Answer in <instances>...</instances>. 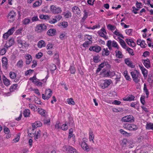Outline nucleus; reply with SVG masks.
<instances>
[{
	"mask_svg": "<svg viewBox=\"0 0 153 153\" xmlns=\"http://www.w3.org/2000/svg\"><path fill=\"white\" fill-rule=\"evenodd\" d=\"M131 74L133 80L136 83H137L139 82L141 76L139 72L135 70L134 71H131Z\"/></svg>",
	"mask_w": 153,
	"mask_h": 153,
	"instance_id": "nucleus-1",
	"label": "nucleus"
},
{
	"mask_svg": "<svg viewBox=\"0 0 153 153\" xmlns=\"http://www.w3.org/2000/svg\"><path fill=\"white\" fill-rule=\"evenodd\" d=\"M50 10L52 13L55 14L60 13L62 11L61 8L55 5L51 6Z\"/></svg>",
	"mask_w": 153,
	"mask_h": 153,
	"instance_id": "nucleus-2",
	"label": "nucleus"
},
{
	"mask_svg": "<svg viewBox=\"0 0 153 153\" xmlns=\"http://www.w3.org/2000/svg\"><path fill=\"white\" fill-rule=\"evenodd\" d=\"M123 127L130 131H135L138 128V126L134 124H125L123 126Z\"/></svg>",
	"mask_w": 153,
	"mask_h": 153,
	"instance_id": "nucleus-3",
	"label": "nucleus"
},
{
	"mask_svg": "<svg viewBox=\"0 0 153 153\" xmlns=\"http://www.w3.org/2000/svg\"><path fill=\"white\" fill-rule=\"evenodd\" d=\"M121 121L124 122L133 123L134 121V118L132 115H128L123 117Z\"/></svg>",
	"mask_w": 153,
	"mask_h": 153,
	"instance_id": "nucleus-4",
	"label": "nucleus"
},
{
	"mask_svg": "<svg viewBox=\"0 0 153 153\" xmlns=\"http://www.w3.org/2000/svg\"><path fill=\"white\" fill-rule=\"evenodd\" d=\"M46 29V26L44 24H41L36 25L35 30L38 32L40 33L45 30Z\"/></svg>",
	"mask_w": 153,
	"mask_h": 153,
	"instance_id": "nucleus-5",
	"label": "nucleus"
},
{
	"mask_svg": "<svg viewBox=\"0 0 153 153\" xmlns=\"http://www.w3.org/2000/svg\"><path fill=\"white\" fill-rule=\"evenodd\" d=\"M64 148L67 153H78L76 152V150L71 146H65Z\"/></svg>",
	"mask_w": 153,
	"mask_h": 153,
	"instance_id": "nucleus-6",
	"label": "nucleus"
},
{
	"mask_svg": "<svg viewBox=\"0 0 153 153\" xmlns=\"http://www.w3.org/2000/svg\"><path fill=\"white\" fill-rule=\"evenodd\" d=\"M16 15V13L14 11H11L7 16L8 19L10 22H13L14 19V17Z\"/></svg>",
	"mask_w": 153,
	"mask_h": 153,
	"instance_id": "nucleus-7",
	"label": "nucleus"
},
{
	"mask_svg": "<svg viewBox=\"0 0 153 153\" xmlns=\"http://www.w3.org/2000/svg\"><path fill=\"white\" fill-rule=\"evenodd\" d=\"M111 82L112 81L111 79H105L104 80L103 83L101 84L100 85V86L102 88H105L108 87Z\"/></svg>",
	"mask_w": 153,
	"mask_h": 153,
	"instance_id": "nucleus-8",
	"label": "nucleus"
},
{
	"mask_svg": "<svg viewBox=\"0 0 153 153\" xmlns=\"http://www.w3.org/2000/svg\"><path fill=\"white\" fill-rule=\"evenodd\" d=\"M89 49L90 51H93L96 52L98 53L101 50V48L100 46L96 45L91 47Z\"/></svg>",
	"mask_w": 153,
	"mask_h": 153,
	"instance_id": "nucleus-9",
	"label": "nucleus"
},
{
	"mask_svg": "<svg viewBox=\"0 0 153 153\" xmlns=\"http://www.w3.org/2000/svg\"><path fill=\"white\" fill-rule=\"evenodd\" d=\"M72 11L74 13L77 15H79L81 13L79 8L76 6L73 7L72 8Z\"/></svg>",
	"mask_w": 153,
	"mask_h": 153,
	"instance_id": "nucleus-10",
	"label": "nucleus"
},
{
	"mask_svg": "<svg viewBox=\"0 0 153 153\" xmlns=\"http://www.w3.org/2000/svg\"><path fill=\"white\" fill-rule=\"evenodd\" d=\"M56 29L51 28L49 30L47 33L48 35L50 36H53L56 34Z\"/></svg>",
	"mask_w": 153,
	"mask_h": 153,
	"instance_id": "nucleus-11",
	"label": "nucleus"
},
{
	"mask_svg": "<svg viewBox=\"0 0 153 153\" xmlns=\"http://www.w3.org/2000/svg\"><path fill=\"white\" fill-rule=\"evenodd\" d=\"M126 41L127 44L130 46L134 47L136 46L135 43L131 39H126Z\"/></svg>",
	"mask_w": 153,
	"mask_h": 153,
	"instance_id": "nucleus-12",
	"label": "nucleus"
},
{
	"mask_svg": "<svg viewBox=\"0 0 153 153\" xmlns=\"http://www.w3.org/2000/svg\"><path fill=\"white\" fill-rule=\"evenodd\" d=\"M25 57L26 59V64L27 65L30 64L32 60L31 56L30 55L27 54L25 55Z\"/></svg>",
	"mask_w": 153,
	"mask_h": 153,
	"instance_id": "nucleus-13",
	"label": "nucleus"
},
{
	"mask_svg": "<svg viewBox=\"0 0 153 153\" xmlns=\"http://www.w3.org/2000/svg\"><path fill=\"white\" fill-rule=\"evenodd\" d=\"M140 67L142 71V73L143 75V76L145 79L147 76V71L143 66H140Z\"/></svg>",
	"mask_w": 153,
	"mask_h": 153,
	"instance_id": "nucleus-14",
	"label": "nucleus"
},
{
	"mask_svg": "<svg viewBox=\"0 0 153 153\" xmlns=\"http://www.w3.org/2000/svg\"><path fill=\"white\" fill-rule=\"evenodd\" d=\"M125 62L127 65L131 68H134L135 67V65H133L131 61H130L129 59L127 58L125 59Z\"/></svg>",
	"mask_w": 153,
	"mask_h": 153,
	"instance_id": "nucleus-15",
	"label": "nucleus"
},
{
	"mask_svg": "<svg viewBox=\"0 0 153 153\" xmlns=\"http://www.w3.org/2000/svg\"><path fill=\"white\" fill-rule=\"evenodd\" d=\"M110 54V52L108 48H104L102 49V54L103 56H108Z\"/></svg>",
	"mask_w": 153,
	"mask_h": 153,
	"instance_id": "nucleus-16",
	"label": "nucleus"
},
{
	"mask_svg": "<svg viewBox=\"0 0 153 153\" xmlns=\"http://www.w3.org/2000/svg\"><path fill=\"white\" fill-rule=\"evenodd\" d=\"M143 62L145 67L147 68H148L150 67L149 60L148 59L145 60H143Z\"/></svg>",
	"mask_w": 153,
	"mask_h": 153,
	"instance_id": "nucleus-17",
	"label": "nucleus"
},
{
	"mask_svg": "<svg viewBox=\"0 0 153 153\" xmlns=\"http://www.w3.org/2000/svg\"><path fill=\"white\" fill-rule=\"evenodd\" d=\"M2 62L3 67H4L5 68H7L8 64L7 59L5 57H3L2 59Z\"/></svg>",
	"mask_w": 153,
	"mask_h": 153,
	"instance_id": "nucleus-18",
	"label": "nucleus"
},
{
	"mask_svg": "<svg viewBox=\"0 0 153 153\" xmlns=\"http://www.w3.org/2000/svg\"><path fill=\"white\" fill-rule=\"evenodd\" d=\"M146 130L153 131V123L147 122L146 124Z\"/></svg>",
	"mask_w": 153,
	"mask_h": 153,
	"instance_id": "nucleus-19",
	"label": "nucleus"
},
{
	"mask_svg": "<svg viewBox=\"0 0 153 153\" xmlns=\"http://www.w3.org/2000/svg\"><path fill=\"white\" fill-rule=\"evenodd\" d=\"M42 124L40 121H36L33 124V127L34 128H36L37 127H40L42 126Z\"/></svg>",
	"mask_w": 153,
	"mask_h": 153,
	"instance_id": "nucleus-20",
	"label": "nucleus"
},
{
	"mask_svg": "<svg viewBox=\"0 0 153 153\" xmlns=\"http://www.w3.org/2000/svg\"><path fill=\"white\" fill-rule=\"evenodd\" d=\"M45 95L47 97V99H49L52 95V91L50 89L46 90L45 92Z\"/></svg>",
	"mask_w": 153,
	"mask_h": 153,
	"instance_id": "nucleus-21",
	"label": "nucleus"
},
{
	"mask_svg": "<svg viewBox=\"0 0 153 153\" xmlns=\"http://www.w3.org/2000/svg\"><path fill=\"white\" fill-rule=\"evenodd\" d=\"M85 140H83V141L82 142L81 144V146L82 148L84 150H87V151H88L89 149L88 147L87 146V144L84 141Z\"/></svg>",
	"mask_w": 153,
	"mask_h": 153,
	"instance_id": "nucleus-22",
	"label": "nucleus"
},
{
	"mask_svg": "<svg viewBox=\"0 0 153 153\" xmlns=\"http://www.w3.org/2000/svg\"><path fill=\"white\" fill-rule=\"evenodd\" d=\"M118 39H119L120 45L122 46V47L126 49L128 47H127L124 41L119 37H118Z\"/></svg>",
	"mask_w": 153,
	"mask_h": 153,
	"instance_id": "nucleus-23",
	"label": "nucleus"
},
{
	"mask_svg": "<svg viewBox=\"0 0 153 153\" xmlns=\"http://www.w3.org/2000/svg\"><path fill=\"white\" fill-rule=\"evenodd\" d=\"M3 82L5 85L8 86L10 85L9 80L7 79L4 76L3 77Z\"/></svg>",
	"mask_w": 153,
	"mask_h": 153,
	"instance_id": "nucleus-24",
	"label": "nucleus"
},
{
	"mask_svg": "<svg viewBox=\"0 0 153 153\" xmlns=\"http://www.w3.org/2000/svg\"><path fill=\"white\" fill-rule=\"evenodd\" d=\"M23 114L25 117H29L30 114V110L28 109H25L24 111Z\"/></svg>",
	"mask_w": 153,
	"mask_h": 153,
	"instance_id": "nucleus-25",
	"label": "nucleus"
},
{
	"mask_svg": "<svg viewBox=\"0 0 153 153\" xmlns=\"http://www.w3.org/2000/svg\"><path fill=\"white\" fill-rule=\"evenodd\" d=\"M134 97L132 95H129L127 98H123L124 101H131L134 100Z\"/></svg>",
	"mask_w": 153,
	"mask_h": 153,
	"instance_id": "nucleus-26",
	"label": "nucleus"
},
{
	"mask_svg": "<svg viewBox=\"0 0 153 153\" xmlns=\"http://www.w3.org/2000/svg\"><path fill=\"white\" fill-rule=\"evenodd\" d=\"M45 42L43 40H41L38 42V47L41 48L43 47H45Z\"/></svg>",
	"mask_w": 153,
	"mask_h": 153,
	"instance_id": "nucleus-27",
	"label": "nucleus"
},
{
	"mask_svg": "<svg viewBox=\"0 0 153 153\" xmlns=\"http://www.w3.org/2000/svg\"><path fill=\"white\" fill-rule=\"evenodd\" d=\"M42 3L41 0H39L38 1H36L33 4V6L34 7H37L40 5Z\"/></svg>",
	"mask_w": 153,
	"mask_h": 153,
	"instance_id": "nucleus-28",
	"label": "nucleus"
},
{
	"mask_svg": "<svg viewBox=\"0 0 153 153\" xmlns=\"http://www.w3.org/2000/svg\"><path fill=\"white\" fill-rule=\"evenodd\" d=\"M39 17L41 19L48 20L49 19V17L48 16L43 14L40 15Z\"/></svg>",
	"mask_w": 153,
	"mask_h": 153,
	"instance_id": "nucleus-29",
	"label": "nucleus"
},
{
	"mask_svg": "<svg viewBox=\"0 0 153 153\" xmlns=\"http://www.w3.org/2000/svg\"><path fill=\"white\" fill-rule=\"evenodd\" d=\"M89 138L90 141L92 140L93 143H94V136L92 131H90L89 133Z\"/></svg>",
	"mask_w": 153,
	"mask_h": 153,
	"instance_id": "nucleus-30",
	"label": "nucleus"
},
{
	"mask_svg": "<svg viewBox=\"0 0 153 153\" xmlns=\"http://www.w3.org/2000/svg\"><path fill=\"white\" fill-rule=\"evenodd\" d=\"M117 51H115L116 53V56L118 58H122L123 57V55L122 54V52L120 51H118L117 52Z\"/></svg>",
	"mask_w": 153,
	"mask_h": 153,
	"instance_id": "nucleus-31",
	"label": "nucleus"
},
{
	"mask_svg": "<svg viewBox=\"0 0 153 153\" xmlns=\"http://www.w3.org/2000/svg\"><path fill=\"white\" fill-rule=\"evenodd\" d=\"M64 16L65 18H68L71 17V13L69 11H67L66 13H64Z\"/></svg>",
	"mask_w": 153,
	"mask_h": 153,
	"instance_id": "nucleus-32",
	"label": "nucleus"
},
{
	"mask_svg": "<svg viewBox=\"0 0 153 153\" xmlns=\"http://www.w3.org/2000/svg\"><path fill=\"white\" fill-rule=\"evenodd\" d=\"M98 34L101 37H103L105 39H108V37L106 36L105 34L102 31H98Z\"/></svg>",
	"mask_w": 153,
	"mask_h": 153,
	"instance_id": "nucleus-33",
	"label": "nucleus"
},
{
	"mask_svg": "<svg viewBox=\"0 0 153 153\" xmlns=\"http://www.w3.org/2000/svg\"><path fill=\"white\" fill-rule=\"evenodd\" d=\"M16 66L19 68H22L23 66V62L21 59L16 64Z\"/></svg>",
	"mask_w": 153,
	"mask_h": 153,
	"instance_id": "nucleus-34",
	"label": "nucleus"
},
{
	"mask_svg": "<svg viewBox=\"0 0 153 153\" xmlns=\"http://www.w3.org/2000/svg\"><path fill=\"white\" fill-rule=\"evenodd\" d=\"M148 81L150 83H152L153 82V76L151 74L148 75Z\"/></svg>",
	"mask_w": 153,
	"mask_h": 153,
	"instance_id": "nucleus-35",
	"label": "nucleus"
},
{
	"mask_svg": "<svg viewBox=\"0 0 153 153\" xmlns=\"http://www.w3.org/2000/svg\"><path fill=\"white\" fill-rule=\"evenodd\" d=\"M15 29V27H13L9 29L8 31L6 33H7V34H8L9 35H12Z\"/></svg>",
	"mask_w": 153,
	"mask_h": 153,
	"instance_id": "nucleus-36",
	"label": "nucleus"
},
{
	"mask_svg": "<svg viewBox=\"0 0 153 153\" xmlns=\"http://www.w3.org/2000/svg\"><path fill=\"white\" fill-rule=\"evenodd\" d=\"M143 90L146 94V98H148L149 95V92L147 88L146 85L145 84H144V85Z\"/></svg>",
	"mask_w": 153,
	"mask_h": 153,
	"instance_id": "nucleus-37",
	"label": "nucleus"
},
{
	"mask_svg": "<svg viewBox=\"0 0 153 153\" xmlns=\"http://www.w3.org/2000/svg\"><path fill=\"white\" fill-rule=\"evenodd\" d=\"M30 22V19L27 18L25 19L23 21V23L25 25H27L29 24Z\"/></svg>",
	"mask_w": 153,
	"mask_h": 153,
	"instance_id": "nucleus-38",
	"label": "nucleus"
},
{
	"mask_svg": "<svg viewBox=\"0 0 153 153\" xmlns=\"http://www.w3.org/2000/svg\"><path fill=\"white\" fill-rule=\"evenodd\" d=\"M123 74L127 80H130L131 79L130 76L128 75V72L127 71H125L123 72Z\"/></svg>",
	"mask_w": 153,
	"mask_h": 153,
	"instance_id": "nucleus-39",
	"label": "nucleus"
},
{
	"mask_svg": "<svg viewBox=\"0 0 153 153\" xmlns=\"http://www.w3.org/2000/svg\"><path fill=\"white\" fill-rule=\"evenodd\" d=\"M126 49L127 51H128L129 54L131 55L132 56H133L134 55V53L133 49L130 48L129 47L127 48Z\"/></svg>",
	"mask_w": 153,
	"mask_h": 153,
	"instance_id": "nucleus-40",
	"label": "nucleus"
},
{
	"mask_svg": "<svg viewBox=\"0 0 153 153\" xmlns=\"http://www.w3.org/2000/svg\"><path fill=\"white\" fill-rule=\"evenodd\" d=\"M18 86L17 84H14L11 86L10 88V91H13L14 90H16L17 89Z\"/></svg>",
	"mask_w": 153,
	"mask_h": 153,
	"instance_id": "nucleus-41",
	"label": "nucleus"
},
{
	"mask_svg": "<svg viewBox=\"0 0 153 153\" xmlns=\"http://www.w3.org/2000/svg\"><path fill=\"white\" fill-rule=\"evenodd\" d=\"M7 43L10 45V46H11L14 43V40L13 38H11L10 39L8 42H6Z\"/></svg>",
	"mask_w": 153,
	"mask_h": 153,
	"instance_id": "nucleus-42",
	"label": "nucleus"
},
{
	"mask_svg": "<svg viewBox=\"0 0 153 153\" xmlns=\"http://www.w3.org/2000/svg\"><path fill=\"white\" fill-rule=\"evenodd\" d=\"M114 33L117 36H118L121 37L123 39L124 38V37L123 36V35L120 33L117 30H116L114 32Z\"/></svg>",
	"mask_w": 153,
	"mask_h": 153,
	"instance_id": "nucleus-43",
	"label": "nucleus"
},
{
	"mask_svg": "<svg viewBox=\"0 0 153 153\" xmlns=\"http://www.w3.org/2000/svg\"><path fill=\"white\" fill-rule=\"evenodd\" d=\"M104 69H103L101 72V74L103 73L104 75L105 76H110V75L109 74V71H106V70L104 71Z\"/></svg>",
	"mask_w": 153,
	"mask_h": 153,
	"instance_id": "nucleus-44",
	"label": "nucleus"
},
{
	"mask_svg": "<svg viewBox=\"0 0 153 153\" xmlns=\"http://www.w3.org/2000/svg\"><path fill=\"white\" fill-rule=\"evenodd\" d=\"M67 100V102L69 104L74 105L75 104V102L74 101L73 99L72 98L68 99Z\"/></svg>",
	"mask_w": 153,
	"mask_h": 153,
	"instance_id": "nucleus-45",
	"label": "nucleus"
},
{
	"mask_svg": "<svg viewBox=\"0 0 153 153\" xmlns=\"http://www.w3.org/2000/svg\"><path fill=\"white\" fill-rule=\"evenodd\" d=\"M108 65V66H110V65L108 64V63L105 62L102 63L101 64L99 65V67L101 68V69L104 67V66H107Z\"/></svg>",
	"mask_w": 153,
	"mask_h": 153,
	"instance_id": "nucleus-46",
	"label": "nucleus"
},
{
	"mask_svg": "<svg viewBox=\"0 0 153 153\" xmlns=\"http://www.w3.org/2000/svg\"><path fill=\"white\" fill-rule=\"evenodd\" d=\"M107 27L108 29L112 31L114 30L116 28L115 26L112 25L111 24H108Z\"/></svg>",
	"mask_w": 153,
	"mask_h": 153,
	"instance_id": "nucleus-47",
	"label": "nucleus"
},
{
	"mask_svg": "<svg viewBox=\"0 0 153 153\" xmlns=\"http://www.w3.org/2000/svg\"><path fill=\"white\" fill-rule=\"evenodd\" d=\"M38 110L39 113L40 114H41V115H43L44 116L45 114V112H44L45 111L44 110L38 108Z\"/></svg>",
	"mask_w": 153,
	"mask_h": 153,
	"instance_id": "nucleus-48",
	"label": "nucleus"
},
{
	"mask_svg": "<svg viewBox=\"0 0 153 153\" xmlns=\"http://www.w3.org/2000/svg\"><path fill=\"white\" fill-rule=\"evenodd\" d=\"M7 51V50L4 48L0 49V54L1 55H4L5 53Z\"/></svg>",
	"mask_w": 153,
	"mask_h": 153,
	"instance_id": "nucleus-49",
	"label": "nucleus"
},
{
	"mask_svg": "<svg viewBox=\"0 0 153 153\" xmlns=\"http://www.w3.org/2000/svg\"><path fill=\"white\" fill-rule=\"evenodd\" d=\"M112 46L113 47L116 48L118 49H119L117 43L114 41H112Z\"/></svg>",
	"mask_w": 153,
	"mask_h": 153,
	"instance_id": "nucleus-50",
	"label": "nucleus"
},
{
	"mask_svg": "<svg viewBox=\"0 0 153 153\" xmlns=\"http://www.w3.org/2000/svg\"><path fill=\"white\" fill-rule=\"evenodd\" d=\"M84 14L83 17L82 18V19L83 20H85L86 18L88 17V12L86 11V10H84L83 11Z\"/></svg>",
	"mask_w": 153,
	"mask_h": 153,
	"instance_id": "nucleus-51",
	"label": "nucleus"
},
{
	"mask_svg": "<svg viewBox=\"0 0 153 153\" xmlns=\"http://www.w3.org/2000/svg\"><path fill=\"white\" fill-rule=\"evenodd\" d=\"M69 70L71 74H75L76 71V69L75 68L74 66H71Z\"/></svg>",
	"mask_w": 153,
	"mask_h": 153,
	"instance_id": "nucleus-52",
	"label": "nucleus"
},
{
	"mask_svg": "<svg viewBox=\"0 0 153 153\" xmlns=\"http://www.w3.org/2000/svg\"><path fill=\"white\" fill-rule=\"evenodd\" d=\"M10 76L11 79H14L16 76V74L14 72H11L10 73Z\"/></svg>",
	"mask_w": 153,
	"mask_h": 153,
	"instance_id": "nucleus-53",
	"label": "nucleus"
},
{
	"mask_svg": "<svg viewBox=\"0 0 153 153\" xmlns=\"http://www.w3.org/2000/svg\"><path fill=\"white\" fill-rule=\"evenodd\" d=\"M37 79L36 77V75L34 76L33 77H31L30 79V80L32 81L35 84H36V81H37L36 80Z\"/></svg>",
	"mask_w": 153,
	"mask_h": 153,
	"instance_id": "nucleus-54",
	"label": "nucleus"
},
{
	"mask_svg": "<svg viewBox=\"0 0 153 153\" xmlns=\"http://www.w3.org/2000/svg\"><path fill=\"white\" fill-rule=\"evenodd\" d=\"M61 128L62 130L65 131L68 129L67 126L66 124L62 125L61 127Z\"/></svg>",
	"mask_w": 153,
	"mask_h": 153,
	"instance_id": "nucleus-55",
	"label": "nucleus"
},
{
	"mask_svg": "<svg viewBox=\"0 0 153 153\" xmlns=\"http://www.w3.org/2000/svg\"><path fill=\"white\" fill-rule=\"evenodd\" d=\"M100 58L99 56H94L93 57V60L95 63H97L98 62V60Z\"/></svg>",
	"mask_w": 153,
	"mask_h": 153,
	"instance_id": "nucleus-56",
	"label": "nucleus"
},
{
	"mask_svg": "<svg viewBox=\"0 0 153 153\" xmlns=\"http://www.w3.org/2000/svg\"><path fill=\"white\" fill-rule=\"evenodd\" d=\"M33 71V70L31 69L28 70L25 72V76H27L28 75H30L32 73V72Z\"/></svg>",
	"mask_w": 153,
	"mask_h": 153,
	"instance_id": "nucleus-57",
	"label": "nucleus"
},
{
	"mask_svg": "<svg viewBox=\"0 0 153 153\" xmlns=\"http://www.w3.org/2000/svg\"><path fill=\"white\" fill-rule=\"evenodd\" d=\"M54 18L55 19H56L57 21H59L62 18V17L60 15H57L55 16Z\"/></svg>",
	"mask_w": 153,
	"mask_h": 153,
	"instance_id": "nucleus-58",
	"label": "nucleus"
},
{
	"mask_svg": "<svg viewBox=\"0 0 153 153\" xmlns=\"http://www.w3.org/2000/svg\"><path fill=\"white\" fill-rule=\"evenodd\" d=\"M43 56V54L41 52H39L36 54V56L37 59H40Z\"/></svg>",
	"mask_w": 153,
	"mask_h": 153,
	"instance_id": "nucleus-59",
	"label": "nucleus"
},
{
	"mask_svg": "<svg viewBox=\"0 0 153 153\" xmlns=\"http://www.w3.org/2000/svg\"><path fill=\"white\" fill-rule=\"evenodd\" d=\"M142 3L140 2H139L138 1H137L136 3V6L137 8L138 9L141 8V6Z\"/></svg>",
	"mask_w": 153,
	"mask_h": 153,
	"instance_id": "nucleus-60",
	"label": "nucleus"
},
{
	"mask_svg": "<svg viewBox=\"0 0 153 153\" xmlns=\"http://www.w3.org/2000/svg\"><path fill=\"white\" fill-rule=\"evenodd\" d=\"M31 20L33 22L38 21L39 19L37 16H34L32 18Z\"/></svg>",
	"mask_w": 153,
	"mask_h": 153,
	"instance_id": "nucleus-61",
	"label": "nucleus"
},
{
	"mask_svg": "<svg viewBox=\"0 0 153 153\" xmlns=\"http://www.w3.org/2000/svg\"><path fill=\"white\" fill-rule=\"evenodd\" d=\"M28 106L31 109L33 110V111H34L35 110V105L34 104H32L31 103H30L28 104Z\"/></svg>",
	"mask_w": 153,
	"mask_h": 153,
	"instance_id": "nucleus-62",
	"label": "nucleus"
},
{
	"mask_svg": "<svg viewBox=\"0 0 153 153\" xmlns=\"http://www.w3.org/2000/svg\"><path fill=\"white\" fill-rule=\"evenodd\" d=\"M61 25L64 27L66 28L68 25V24L67 22H63L61 23Z\"/></svg>",
	"mask_w": 153,
	"mask_h": 153,
	"instance_id": "nucleus-63",
	"label": "nucleus"
},
{
	"mask_svg": "<svg viewBox=\"0 0 153 153\" xmlns=\"http://www.w3.org/2000/svg\"><path fill=\"white\" fill-rule=\"evenodd\" d=\"M53 45L51 43L48 44L46 48L48 49H50L53 48Z\"/></svg>",
	"mask_w": 153,
	"mask_h": 153,
	"instance_id": "nucleus-64",
	"label": "nucleus"
}]
</instances>
